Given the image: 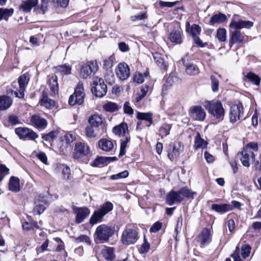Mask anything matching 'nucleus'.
Listing matches in <instances>:
<instances>
[{
	"label": "nucleus",
	"mask_w": 261,
	"mask_h": 261,
	"mask_svg": "<svg viewBox=\"0 0 261 261\" xmlns=\"http://www.w3.org/2000/svg\"><path fill=\"white\" fill-rule=\"evenodd\" d=\"M226 19V16L225 15L219 13L218 14H215L213 15L210 19V23L211 24L214 23H221L223 22Z\"/></svg>",
	"instance_id": "nucleus-39"
},
{
	"label": "nucleus",
	"mask_w": 261,
	"mask_h": 261,
	"mask_svg": "<svg viewBox=\"0 0 261 261\" xmlns=\"http://www.w3.org/2000/svg\"><path fill=\"white\" fill-rule=\"evenodd\" d=\"M138 239V233L136 229L126 228L122 232L121 242L123 245L134 244Z\"/></svg>",
	"instance_id": "nucleus-7"
},
{
	"label": "nucleus",
	"mask_w": 261,
	"mask_h": 261,
	"mask_svg": "<svg viewBox=\"0 0 261 261\" xmlns=\"http://www.w3.org/2000/svg\"><path fill=\"white\" fill-rule=\"evenodd\" d=\"M168 38L170 41L175 44H180L182 42V38L180 31H172L169 34Z\"/></svg>",
	"instance_id": "nucleus-29"
},
{
	"label": "nucleus",
	"mask_w": 261,
	"mask_h": 261,
	"mask_svg": "<svg viewBox=\"0 0 261 261\" xmlns=\"http://www.w3.org/2000/svg\"><path fill=\"white\" fill-rule=\"evenodd\" d=\"M84 97L83 84L79 82L74 93L69 98V104L70 106H74L76 104L81 105L84 102Z\"/></svg>",
	"instance_id": "nucleus-5"
},
{
	"label": "nucleus",
	"mask_w": 261,
	"mask_h": 261,
	"mask_svg": "<svg viewBox=\"0 0 261 261\" xmlns=\"http://www.w3.org/2000/svg\"><path fill=\"white\" fill-rule=\"evenodd\" d=\"M201 32L200 27L197 24H193L191 28V34L192 37L198 35Z\"/></svg>",
	"instance_id": "nucleus-59"
},
{
	"label": "nucleus",
	"mask_w": 261,
	"mask_h": 261,
	"mask_svg": "<svg viewBox=\"0 0 261 261\" xmlns=\"http://www.w3.org/2000/svg\"><path fill=\"white\" fill-rule=\"evenodd\" d=\"M191 117L195 120H203L205 117V112L200 106L192 107L190 112Z\"/></svg>",
	"instance_id": "nucleus-16"
},
{
	"label": "nucleus",
	"mask_w": 261,
	"mask_h": 261,
	"mask_svg": "<svg viewBox=\"0 0 261 261\" xmlns=\"http://www.w3.org/2000/svg\"><path fill=\"white\" fill-rule=\"evenodd\" d=\"M15 133L21 138H28L34 140L38 137V135L32 129L27 127H18L15 129Z\"/></svg>",
	"instance_id": "nucleus-13"
},
{
	"label": "nucleus",
	"mask_w": 261,
	"mask_h": 261,
	"mask_svg": "<svg viewBox=\"0 0 261 261\" xmlns=\"http://www.w3.org/2000/svg\"><path fill=\"white\" fill-rule=\"evenodd\" d=\"M103 109L109 112H114L118 110L119 108V106L115 103L112 102H108L103 106Z\"/></svg>",
	"instance_id": "nucleus-43"
},
{
	"label": "nucleus",
	"mask_w": 261,
	"mask_h": 261,
	"mask_svg": "<svg viewBox=\"0 0 261 261\" xmlns=\"http://www.w3.org/2000/svg\"><path fill=\"white\" fill-rule=\"evenodd\" d=\"M101 254L107 260H113L115 258L114 249L112 247H105L101 250Z\"/></svg>",
	"instance_id": "nucleus-30"
},
{
	"label": "nucleus",
	"mask_w": 261,
	"mask_h": 261,
	"mask_svg": "<svg viewBox=\"0 0 261 261\" xmlns=\"http://www.w3.org/2000/svg\"><path fill=\"white\" fill-rule=\"evenodd\" d=\"M113 233V229L105 224L98 226L95 232L97 238L102 242L108 241Z\"/></svg>",
	"instance_id": "nucleus-6"
},
{
	"label": "nucleus",
	"mask_w": 261,
	"mask_h": 261,
	"mask_svg": "<svg viewBox=\"0 0 261 261\" xmlns=\"http://www.w3.org/2000/svg\"><path fill=\"white\" fill-rule=\"evenodd\" d=\"M204 106L212 116L218 121H222L224 119L225 111L220 101H205Z\"/></svg>",
	"instance_id": "nucleus-2"
},
{
	"label": "nucleus",
	"mask_w": 261,
	"mask_h": 261,
	"mask_svg": "<svg viewBox=\"0 0 261 261\" xmlns=\"http://www.w3.org/2000/svg\"><path fill=\"white\" fill-rule=\"evenodd\" d=\"M123 109L124 113L126 114L131 115L134 113L133 109L130 106V104L128 102H125L124 103Z\"/></svg>",
	"instance_id": "nucleus-63"
},
{
	"label": "nucleus",
	"mask_w": 261,
	"mask_h": 261,
	"mask_svg": "<svg viewBox=\"0 0 261 261\" xmlns=\"http://www.w3.org/2000/svg\"><path fill=\"white\" fill-rule=\"evenodd\" d=\"M208 143L201 138L200 133L197 132L194 139V148L195 149L198 148L203 149L206 147Z\"/></svg>",
	"instance_id": "nucleus-27"
},
{
	"label": "nucleus",
	"mask_w": 261,
	"mask_h": 261,
	"mask_svg": "<svg viewBox=\"0 0 261 261\" xmlns=\"http://www.w3.org/2000/svg\"><path fill=\"white\" fill-rule=\"evenodd\" d=\"M76 241L77 242L85 243L87 245H90L91 240L89 237L86 235H81L76 238Z\"/></svg>",
	"instance_id": "nucleus-58"
},
{
	"label": "nucleus",
	"mask_w": 261,
	"mask_h": 261,
	"mask_svg": "<svg viewBox=\"0 0 261 261\" xmlns=\"http://www.w3.org/2000/svg\"><path fill=\"white\" fill-rule=\"evenodd\" d=\"M212 89L213 92H216L219 90V80L214 75L211 76Z\"/></svg>",
	"instance_id": "nucleus-51"
},
{
	"label": "nucleus",
	"mask_w": 261,
	"mask_h": 261,
	"mask_svg": "<svg viewBox=\"0 0 261 261\" xmlns=\"http://www.w3.org/2000/svg\"><path fill=\"white\" fill-rule=\"evenodd\" d=\"M91 91L93 94L98 97H102L107 92V86L102 79L99 77L93 78L91 84Z\"/></svg>",
	"instance_id": "nucleus-4"
},
{
	"label": "nucleus",
	"mask_w": 261,
	"mask_h": 261,
	"mask_svg": "<svg viewBox=\"0 0 261 261\" xmlns=\"http://www.w3.org/2000/svg\"><path fill=\"white\" fill-rule=\"evenodd\" d=\"M130 140V137H126L124 140H122L120 144V149L119 152V155L122 156L125 153V148L127 146V143Z\"/></svg>",
	"instance_id": "nucleus-49"
},
{
	"label": "nucleus",
	"mask_w": 261,
	"mask_h": 261,
	"mask_svg": "<svg viewBox=\"0 0 261 261\" xmlns=\"http://www.w3.org/2000/svg\"><path fill=\"white\" fill-rule=\"evenodd\" d=\"M14 13V9L0 8V20L5 19L8 20V18L11 16Z\"/></svg>",
	"instance_id": "nucleus-37"
},
{
	"label": "nucleus",
	"mask_w": 261,
	"mask_h": 261,
	"mask_svg": "<svg viewBox=\"0 0 261 261\" xmlns=\"http://www.w3.org/2000/svg\"><path fill=\"white\" fill-rule=\"evenodd\" d=\"M178 193L179 194H180L179 196L181 197L182 201L185 197H187L188 198H193L194 195L195 194V192L191 191L187 187H184L181 188L178 191Z\"/></svg>",
	"instance_id": "nucleus-35"
},
{
	"label": "nucleus",
	"mask_w": 261,
	"mask_h": 261,
	"mask_svg": "<svg viewBox=\"0 0 261 261\" xmlns=\"http://www.w3.org/2000/svg\"><path fill=\"white\" fill-rule=\"evenodd\" d=\"M53 3L55 5H57L58 6L61 7L65 8L66 7L69 3V0H52Z\"/></svg>",
	"instance_id": "nucleus-60"
},
{
	"label": "nucleus",
	"mask_w": 261,
	"mask_h": 261,
	"mask_svg": "<svg viewBox=\"0 0 261 261\" xmlns=\"http://www.w3.org/2000/svg\"><path fill=\"white\" fill-rule=\"evenodd\" d=\"M48 246V241L46 240L39 248H36L37 254L44 252Z\"/></svg>",
	"instance_id": "nucleus-64"
},
{
	"label": "nucleus",
	"mask_w": 261,
	"mask_h": 261,
	"mask_svg": "<svg viewBox=\"0 0 261 261\" xmlns=\"http://www.w3.org/2000/svg\"><path fill=\"white\" fill-rule=\"evenodd\" d=\"M217 38L221 42H225L227 39L226 31L224 28H219L217 31Z\"/></svg>",
	"instance_id": "nucleus-45"
},
{
	"label": "nucleus",
	"mask_w": 261,
	"mask_h": 261,
	"mask_svg": "<svg viewBox=\"0 0 261 261\" xmlns=\"http://www.w3.org/2000/svg\"><path fill=\"white\" fill-rule=\"evenodd\" d=\"M149 90V87L145 86L141 89L140 91L137 94L136 98V101L139 102L147 94Z\"/></svg>",
	"instance_id": "nucleus-47"
},
{
	"label": "nucleus",
	"mask_w": 261,
	"mask_h": 261,
	"mask_svg": "<svg viewBox=\"0 0 261 261\" xmlns=\"http://www.w3.org/2000/svg\"><path fill=\"white\" fill-rule=\"evenodd\" d=\"M106 158L103 157H98L91 164L94 167L102 166L106 162Z\"/></svg>",
	"instance_id": "nucleus-53"
},
{
	"label": "nucleus",
	"mask_w": 261,
	"mask_h": 261,
	"mask_svg": "<svg viewBox=\"0 0 261 261\" xmlns=\"http://www.w3.org/2000/svg\"><path fill=\"white\" fill-rule=\"evenodd\" d=\"M103 132H98L97 129L89 125L86 127V135L89 138H95L98 135H101Z\"/></svg>",
	"instance_id": "nucleus-33"
},
{
	"label": "nucleus",
	"mask_w": 261,
	"mask_h": 261,
	"mask_svg": "<svg viewBox=\"0 0 261 261\" xmlns=\"http://www.w3.org/2000/svg\"><path fill=\"white\" fill-rule=\"evenodd\" d=\"M31 121L33 126L40 129H44L47 125V120L37 115L32 116Z\"/></svg>",
	"instance_id": "nucleus-21"
},
{
	"label": "nucleus",
	"mask_w": 261,
	"mask_h": 261,
	"mask_svg": "<svg viewBox=\"0 0 261 261\" xmlns=\"http://www.w3.org/2000/svg\"><path fill=\"white\" fill-rule=\"evenodd\" d=\"M251 247L249 245H244L241 248V255L243 258H246L250 253Z\"/></svg>",
	"instance_id": "nucleus-52"
},
{
	"label": "nucleus",
	"mask_w": 261,
	"mask_h": 261,
	"mask_svg": "<svg viewBox=\"0 0 261 261\" xmlns=\"http://www.w3.org/2000/svg\"><path fill=\"white\" fill-rule=\"evenodd\" d=\"M244 36L240 30H235L230 32L229 45L231 47L234 44H241L243 42Z\"/></svg>",
	"instance_id": "nucleus-15"
},
{
	"label": "nucleus",
	"mask_w": 261,
	"mask_h": 261,
	"mask_svg": "<svg viewBox=\"0 0 261 261\" xmlns=\"http://www.w3.org/2000/svg\"><path fill=\"white\" fill-rule=\"evenodd\" d=\"M246 78L247 79L249 82L252 84L258 86L260 84V79L259 77L256 74L249 72L246 75Z\"/></svg>",
	"instance_id": "nucleus-41"
},
{
	"label": "nucleus",
	"mask_w": 261,
	"mask_h": 261,
	"mask_svg": "<svg viewBox=\"0 0 261 261\" xmlns=\"http://www.w3.org/2000/svg\"><path fill=\"white\" fill-rule=\"evenodd\" d=\"M57 76L56 75L52 76L49 80V86L50 89L54 94H56L58 92V83L57 81Z\"/></svg>",
	"instance_id": "nucleus-34"
},
{
	"label": "nucleus",
	"mask_w": 261,
	"mask_h": 261,
	"mask_svg": "<svg viewBox=\"0 0 261 261\" xmlns=\"http://www.w3.org/2000/svg\"><path fill=\"white\" fill-rule=\"evenodd\" d=\"M98 146L99 148L105 151H110L114 147L112 141L106 139H100L98 141Z\"/></svg>",
	"instance_id": "nucleus-24"
},
{
	"label": "nucleus",
	"mask_w": 261,
	"mask_h": 261,
	"mask_svg": "<svg viewBox=\"0 0 261 261\" xmlns=\"http://www.w3.org/2000/svg\"><path fill=\"white\" fill-rule=\"evenodd\" d=\"M88 121L89 125L94 127L95 129H97L98 132H104L106 129V120L98 114L90 116Z\"/></svg>",
	"instance_id": "nucleus-8"
},
{
	"label": "nucleus",
	"mask_w": 261,
	"mask_h": 261,
	"mask_svg": "<svg viewBox=\"0 0 261 261\" xmlns=\"http://www.w3.org/2000/svg\"><path fill=\"white\" fill-rule=\"evenodd\" d=\"M253 23L251 21H245L242 19L236 21L232 19L229 24V27L234 30H240L243 28L248 29L253 26Z\"/></svg>",
	"instance_id": "nucleus-18"
},
{
	"label": "nucleus",
	"mask_w": 261,
	"mask_h": 261,
	"mask_svg": "<svg viewBox=\"0 0 261 261\" xmlns=\"http://www.w3.org/2000/svg\"><path fill=\"white\" fill-rule=\"evenodd\" d=\"M128 175V172L127 170L123 171L116 174L112 175L111 179L112 180H117L118 179L125 178Z\"/></svg>",
	"instance_id": "nucleus-56"
},
{
	"label": "nucleus",
	"mask_w": 261,
	"mask_h": 261,
	"mask_svg": "<svg viewBox=\"0 0 261 261\" xmlns=\"http://www.w3.org/2000/svg\"><path fill=\"white\" fill-rule=\"evenodd\" d=\"M105 79L106 82L110 85H112L115 83V75L112 71H107L105 75Z\"/></svg>",
	"instance_id": "nucleus-48"
},
{
	"label": "nucleus",
	"mask_w": 261,
	"mask_h": 261,
	"mask_svg": "<svg viewBox=\"0 0 261 261\" xmlns=\"http://www.w3.org/2000/svg\"><path fill=\"white\" fill-rule=\"evenodd\" d=\"M128 130V127L126 123H122L120 125L113 128L114 133L118 136L124 135Z\"/></svg>",
	"instance_id": "nucleus-36"
},
{
	"label": "nucleus",
	"mask_w": 261,
	"mask_h": 261,
	"mask_svg": "<svg viewBox=\"0 0 261 261\" xmlns=\"http://www.w3.org/2000/svg\"><path fill=\"white\" fill-rule=\"evenodd\" d=\"M74 211L76 214L75 221L77 223H82L90 213L87 207H77Z\"/></svg>",
	"instance_id": "nucleus-20"
},
{
	"label": "nucleus",
	"mask_w": 261,
	"mask_h": 261,
	"mask_svg": "<svg viewBox=\"0 0 261 261\" xmlns=\"http://www.w3.org/2000/svg\"><path fill=\"white\" fill-rule=\"evenodd\" d=\"M113 208V204L109 201L105 202L100 207L94 211L90 219V223L94 225L102 221L103 217Z\"/></svg>",
	"instance_id": "nucleus-3"
},
{
	"label": "nucleus",
	"mask_w": 261,
	"mask_h": 261,
	"mask_svg": "<svg viewBox=\"0 0 261 261\" xmlns=\"http://www.w3.org/2000/svg\"><path fill=\"white\" fill-rule=\"evenodd\" d=\"M9 173V169L3 164L0 165V181Z\"/></svg>",
	"instance_id": "nucleus-55"
},
{
	"label": "nucleus",
	"mask_w": 261,
	"mask_h": 261,
	"mask_svg": "<svg viewBox=\"0 0 261 261\" xmlns=\"http://www.w3.org/2000/svg\"><path fill=\"white\" fill-rule=\"evenodd\" d=\"M171 128V124L165 123L160 127L159 129V134L162 137L166 136L169 134Z\"/></svg>",
	"instance_id": "nucleus-46"
},
{
	"label": "nucleus",
	"mask_w": 261,
	"mask_h": 261,
	"mask_svg": "<svg viewBox=\"0 0 261 261\" xmlns=\"http://www.w3.org/2000/svg\"><path fill=\"white\" fill-rule=\"evenodd\" d=\"M186 71L188 74L194 75L199 73V69L193 64L186 65Z\"/></svg>",
	"instance_id": "nucleus-44"
},
{
	"label": "nucleus",
	"mask_w": 261,
	"mask_h": 261,
	"mask_svg": "<svg viewBox=\"0 0 261 261\" xmlns=\"http://www.w3.org/2000/svg\"><path fill=\"white\" fill-rule=\"evenodd\" d=\"M58 135V131H52L47 134H46L42 136V139L46 141H51L56 138Z\"/></svg>",
	"instance_id": "nucleus-54"
},
{
	"label": "nucleus",
	"mask_w": 261,
	"mask_h": 261,
	"mask_svg": "<svg viewBox=\"0 0 261 261\" xmlns=\"http://www.w3.org/2000/svg\"><path fill=\"white\" fill-rule=\"evenodd\" d=\"M75 139V138L73 135L71 134H67L64 136L63 141H65L66 144H69L72 142Z\"/></svg>",
	"instance_id": "nucleus-62"
},
{
	"label": "nucleus",
	"mask_w": 261,
	"mask_h": 261,
	"mask_svg": "<svg viewBox=\"0 0 261 261\" xmlns=\"http://www.w3.org/2000/svg\"><path fill=\"white\" fill-rule=\"evenodd\" d=\"M98 68V66L96 61L88 62L82 65L80 71V75L83 79H86L92 73L96 72Z\"/></svg>",
	"instance_id": "nucleus-9"
},
{
	"label": "nucleus",
	"mask_w": 261,
	"mask_h": 261,
	"mask_svg": "<svg viewBox=\"0 0 261 261\" xmlns=\"http://www.w3.org/2000/svg\"><path fill=\"white\" fill-rule=\"evenodd\" d=\"M137 118L139 120H145L149 123V126L153 123L152 114L150 112L142 113L138 112L137 114Z\"/></svg>",
	"instance_id": "nucleus-32"
},
{
	"label": "nucleus",
	"mask_w": 261,
	"mask_h": 261,
	"mask_svg": "<svg viewBox=\"0 0 261 261\" xmlns=\"http://www.w3.org/2000/svg\"><path fill=\"white\" fill-rule=\"evenodd\" d=\"M12 100L8 96H0V110L8 109L12 105Z\"/></svg>",
	"instance_id": "nucleus-31"
},
{
	"label": "nucleus",
	"mask_w": 261,
	"mask_h": 261,
	"mask_svg": "<svg viewBox=\"0 0 261 261\" xmlns=\"http://www.w3.org/2000/svg\"><path fill=\"white\" fill-rule=\"evenodd\" d=\"M38 3V0H27L22 3L20 8L25 12H29L33 7H37Z\"/></svg>",
	"instance_id": "nucleus-25"
},
{
	"label": "nucleus",
	"mask_w": 261,
	"mask_h": 261,
	"mask_svg": "<svg viewBox=\"0 0 261 261\" xmlns=\"http://www.w3.org/2000/svg\"><path fill=\"white\" fill-rule=\"evenodd\" d=\"M9 189L14 192H18L20 191L19 179L18 177L13 176L10 177L9 182Z\"/></svg>",
	"instance_id": "nucleus-28"
},
{
	"label": "nucleus",
	"mask_w": 261,
	"mask_h": 261,
	"mask_svg": "<svg viewBox=\"0 0 261 261\" xmlns=\"http://www.w3.org/2000/svg\"><path fill=\"white\" fill-rule=\"evenodd\" d=\"M179 195L178 191H171L166 195V201L167 203L169 205H172L175 202L182 201V198Z\"/></svg>",
	"instance_id": "nucleus-22"
},
{
	"label": "nucleus",
	"mask_w": 261,
	"mask_h": 261,
	"mask_svg": "<svg viewBox=\"0 0 261 261\" xmlns=\"http://www.w3.org/2000/svg\"><path fill=\"white\" fill-rule=\"evenodd\" d=\"M117 76L121 80H126L130 75V69L127 64L124 62L119 63L115 69Z\"/></svg>",
	"instance_id": "nucleus-12"
},
{
	"label": "nucleus",
	"mask_w": 261,
	"mask_h": 261,
	"mask_svg": "<svg viewBox=\"0 0 261 261\" xmlns=\"http://www.w3.org/2000/svg\"><path fill=\"white\" fill-rule=\"evenodd\" d=\"M178 3V1H175L173 2H164L162 1H160L159 2V5L160 7H167V8H171L176 5Z\"/></svg>",
	"instance_id": "nucleus-57"
},
{
	"label": "nucleus",
	"mask_w": 261,
	"mask_h": 261,
	"mask_svg": "<svg viewBox=\"0 0 261 261\" xmlns=\"http://www.w3.org/2000/svg\"><path fill=\"white\" fill-rule=\"evenodd\" d=\"M211 207L213 210L221 214L225 213L232 209V206L228 204H213Z\"/></svg>",
	"instance_id": "nucleus-26"
},
{
	"label": "nucleus",
	"mask_w": 261,
	"mask_h": 261,
	"mask_svg": "<svg viewBox=\"0 0 261 261\" xmlns=\"http://www.w3.org/2000/svg\"><path fill=\"white\" fill-rule=\"evenodd\" d=\"M62 170V174L64 179L68 180L70 179L71 173L70 169L65 164H61L59 167Z\"/></svg>",
	"instance_id": "nucleus-42"
},
{
	"label": "nucleus",
	"mask_w": 261,
	"mask_h": 261,
	"mask_svg": "<svg viewBox=\"0 0 261 261\" xmlns=\"http://www.w3.org/2000/svg\"><path fill=\"white\" fill-rule=\"evenodd\" d=\"M90 152V148L87 144L81 142L75 144L73 156L74 159H80L88 155Z\"/></svg>",
	"instance_id": "nucleus-11"
},
{
	"label": "nucleus",
	"mask_w": 261,
	"mask_h": 261,
	"mask_svg": "<svg viewBox=\"0 0 261 261\" xmlns=\"http://www.w3.org/2000/svg\"><path fill=\"white\" fill-rule=\"evenodd\" d=\"M258 149L257 143L250 142L244 147L241 152L238 154L244 166L248 167L251 162L255 161V156L253 151H257Z\"/></svg>",
	"instance_id": "nucleus-1"
},
{
	"label": "nucleus",
	"mask_w": 261,
	"mask_h": 261,
	"mask_svg": "<svg viewBox=\"0 0 261 261\" xmlns=\"http://www.w3.org/2000/svg\"><path fill=\"white\" fill-rule=\"evenodd\" d=\"M147 74L146 72L143 74L139 72L136 73L133 77L134 82H136L138 84H141L144 81V77L147 76Z\"/></svg>",
	"instance_id": "nucleus-50"
},
{
	"label": "nucleus",
	"mask_w": 261,
	"mask_h": 261,
	"mask_svg": "<svg viewBox=\"0 0 261 261\" xmlns=\"http://www.w3.org/2000/svg\"><path fill=\"white\" fill-rule=\"evenodd\" d=\"M153 57L154 60L160 67L164 69V70H166L167 69V64L164 62V59L161 57L160 54L157 53L154 54H153Z\"/></svg>",
	"instance_id": "nucleus-40"
},
{
	"label": "nucleus",
	"mask_w": 261,
	"mask_h": 261,
	"mask_svg": "<svg viewBox=\"0 0 261 261\" xmlns=\"http://www.w3.org/2000/svg\"><path fill=\"white\" fill-rule=\"evenodd\" d=\"M35 206L33 209L34 215H40L43 213L46 208V200L44 196L39 195L38 199L35 201Z\"/></svg>",
	"instance_id": "nucleus-14"
},
{
	"label": "nucleus",
	"mask_w": 261,
	"mask_h": 261,
	"mask_svg": "<svg viewBox=\"0 0 261 261\" xmlns=\"http://www.w3.org/2000/svg\"><path fill=\"white\" fill-rule=\"evenodd\" d=\"M40 105L46 109H51L55 106V101L49 98L46 92L42 93V98L40 101Z\"/></svg>",
	"instance_id": "nucleus-23"
},
{
	"label": "nucleus",
	"mask_w": 261,
	"mask_h": 261,
	"mask_svg": "<svg viewBox=\"0 0 261 261\" xmlns=\"http://www.w3.org/2000/svg\"><path fill=\"white\" fill-rule=\"evenodd\" d=\"M211 241L210 229L204 228L198 236L197 242H199L201 246H204L206 244L209 243Z\"/></svg>",
	"instance_id": "nucleus-19"
},
{
	"label": "nucleus",
	"mask_w": 261,
	"mask_h": 261,
	"mask_svg": "<svg viewBox=\"0 0 261 261\" xmlns=\"http://www.w3.org/2000/svg\"><path fill=\"white\" fill-rule=\"evenodd\" d=\"M19 90L14 92L16 97L23 98L24 96L25 87L28 84L27 76L24 74L20 76L18 79Z\"/></svg>",
	"instance_id": "nucleus-17"
},
{
	"label": "nucleus",
	"mask_w": 261,
	"mask_h": 261,
	"mask_svg": "<svg viewBox=\"0 0 261 261\" xmlns=\"http://www.w3.org/2000/svg\"><path fill=\"white\" fill-rule=\"evenodd\" d=\"M243 114V107L241 103L239 102L232 105L230 109L229 113V121L234 123L240 120L241 115Z\"/></svg>",
	"instance_id": "nucleus-10"
},
{
	"label": "nucleus",
	"mask_w": 261,
	"mask_h": 261,
	"mask_svg": "<svg viewBox=\"0 0 261 261\" xmlns=\"http://www.w3.org/2000/svg\"><path fill=\"white\" fill-rule=\"evenodd\" d=\"M162 225V223L160 222H156L150 227V231L151 232H158L161 228Z\"/></svg>",
	"instance_id": "nucleus-61"
},
{
	"label": "nucleus",
	"mask_w": 261,
	"mask_h": 261,
	"mask_svg": "<svg viewBox=\"0 0 261 261\" xmlns=\"http://www.w3.org/2000/svg\"><path fill=\"white\" fill-rule=\"evenodd\" d=\"M57 72L60 73L61 75L70 74L71 71V66L69 65L64 64L59 65L56 67Z\"/></svg>",
	"instance_id": "nucleus-38"
}]
</instances>
